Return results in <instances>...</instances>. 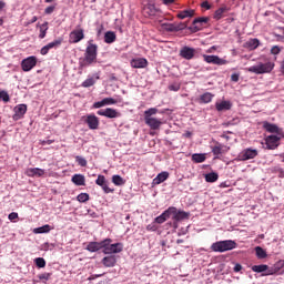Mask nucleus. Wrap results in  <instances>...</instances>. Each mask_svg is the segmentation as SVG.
<instances>
[{
  "label": "nucleus",
  "mask_w": 284,
  "mask_h": 284,
  "mask_svg": "<svg viewBox=\"0 0 284 284\" xmlns=\"http://www.w3.org/2000/svg\"><path fill=\"white\" fill-rule=\"evenodd\" d=\"M99 47L92 41H89V44L84 52V60L81 62L82 68H87L88 65H92V63H97V54H98Z\"/></svg>",
  "instance_id": "nucleus-1"
},
{
  "label": "nucleus",
  "mask_w": 284,
  "mask_h": 284,
  "mask_svg": "<svg viewBox=\"0 0 284 284\" xmlns=\"http://www.w3.org/2000/svg\"><path fill=\"white\" fill-rule=\"evenodd\" d=\"M274 70V63L273 62H258L257 64L246 68V72H252L253 74H270Z\"/></svg>",
  "instance_id": "nucleus-2"
},
{
  "label": "nucleus",
  "mask_w": 284,
  "mask_h": 284,
  "mask_svg": "<svg viewBox=\"0 0 284 284\" xmlns=\"http://www.w3.org/2000/svg\"><path fill=\"white\" fill-rule=\"evenodd\" d=\"M212 252H230V250H236V242L232 240L219 241L211 245Z\"/></svg>",
  "instance_id": "nucleus-3"
},
{
  "label": "nucleus",
  "mask_w": 284,
  "mask_h": 284,
  "mask_svg": "<svg viewBox=\"0 0 284 284\" xmlns=\"http://www.w3.org/2000/svg\"><path fill=\"white\" fill-rule=\"evenodd\" d=\"M111 243H112L111 239L103 240V246H102L103 254H121V252H123L122 243H115V244H111Z\"/></svg>",
  "instance_id": "nucleus-4"
},
{
  "label": "nucleus",
  "mask_w": 284,
  "mask_h": 284,
  "mask_svg": "<svg viewBox=\"0 0 284 284\" xmlns=\"http://www.w3.org/2000/svg\"><path fill=\"white\" fill-rule=\"evenodd\" d=\"M169 210H174L173 212H170V216H172L174 223L173 227L176 230L179 227V221H183L185 219H190V213L184 212V211H178L176 207L170 206Z\"/></svg>",
  "instance_id": "nucleus-5"
},
{
  "label": "nucleus",
  "mask_w": 284,
  "mask_h": 284,
  "mask_svg": "<svg viewBox=\"0 0 284 284\" xmlns=\"http://www.w3.org/2000/svg\"><path fill=\"white\" fill-rule=\"evenodd\" d=\"M81 121L87 123L89 130H99L100 121L99 118L94 115V113L83 115Z\"/></svg>",
  "instance_id": "nucleus-6"
},
{
  "label": "nucleus",
  "mask_w": 284,
  "mask_h": 284,
  "mask_svg": "<svg viewBox=\"0 0 284 284\" xmlns=\"http://www.w3.org/2000/svg\"><path fill=\"white\" fill-rule=\"evenodd\" d=\"M258 156V150L256 149H244L240 154L239 159L241 161H251V159H256Z\"/></svg>",
  "instance_id": "nucleus-7"
},
{
  "label": "nucleus",
  "mask_w": 284,
  "mask_h": 284,
  "mask_svg": "<svg viewBox=\"0 0 284 284\" xmlns=\"http://www.w3.org/2000/svg\"><path fill=\"white\" fill-rule=\"evenodd\" d=\"M83 39H85V33L81 28L71 31L69 34V43H79Z\"/></svg>",
  "instance_id": "nucleus-8"
},
{
  "label": "nucleus",
  "mask_w": 284,
  "mask_h": 284,
  "mask_svg": "<svg viewBox=\"0 0 284 284\" xmlns=\"http://www.w3.org/2000/svg\"><path fill=\"white\" fill-rule=\"evenodd\" d=\"M99 116H105L106 119H119L121 113L112 108L101 109L97 112Z\"/></svg>",
  "instance_id": "nucleus-9"
},
{
  "label": "nucleus",
  "mask_w": 284,
  "mask_h": 284,
  "mask_svg": "<svg viewBox=\"0 0 284 284\" xmlns=\"http://www.w3.org/2000/svg\"><path fill=\"white\" fill-rule=\"evenodd\" d=\"M36 65H37V57L34 55L28 57L27 59H23L21 62V68L23 72H30V70H32V68H34Z\"/></svg>",
  "instance_id": "nucleus-10"
},
{
  "label": "nucleus",
  "mask_w": 284,
  "mask_h": 284,
  "mask_svg": "<svg viewBox=\"0 0 284 284\" xmlns=\"http://www.w3.org/2000/svg\"><path fill=\"white\" fill-rule=\"evenodd\" d=\"M203 59L206 63H212L213 65H226L227 63V60L221 59L219 55L204 54Z\"/></svg>",
  "instance_id": "nucleus-11"
},
{
  "label": "nucleus",
  "mask_w": 284,
  "mask_h": 284,
  "mask_svg": "<svg viewBox=\"0 0 284 284\" xmlns=\"http://www.w3.org/2000/svg\"><path fill=\"white\" fill-rule=\"evenodd\" d=\"M226 152H230V146L227 145L216 142V144L212 146V154L215 156V159H219L221 154H226Z\"/></svg>",
  "instance_id": "nucleus-12"
},
{
  "label": "nucleus",
  "mask_w": 284,
  "mask_h": 284,
  "mask_svg": "<svg viewBox=\"0 0 284 284\" xmlns=\"http://www.w3.org/2000/svg\"><path fill=\"white\" fill-rule=\"evenodd\" d=\"M27 112H28V105L26 104L17 105L14 108L13 121H19L20 119H23Z\"/></svg>",
  "instance_id": "nucleus-13"
},
{
  "label": "nucleus",
  "mask_w": 284,
  "mask_h": 284,
  "mask_svg": "<svg viewBox=\"0 0 284 284\" xmlns=\"http://www.w3.org/2000/svg\"><path fill=\"white\" fill-rule=\"evenodd\" d=\"M278 141H281V138L277 135H268L265 139L266 142V149L267 150H276L278 148Z\"/></svg>",
  "instance_id": "nucleus-14"
},
{
  "label": "nucleus",
  "mask_w": 284,
  "mask_h": 284,
  "mask_svg": "<svg viewBox=\"0 0 284 284\" xmlns=\"http://www.w3.org/2000/svg\"><path fill=\"white\" fill-rule=\"evenodd\" d=\"M62 42L63 41L61 39H59V40H54L53 42L48 43L47 45L41 48L40 54L45 57V54H48L50 52V50H52L54 48H59V45H61Z\"/></svg>",
  "instance_id": "nucleus-15"
},
{
  "label": "nucleus",
  "mask_w": 284,
  "mask_h": 284,
  "mask_svg": "<svg viewBox=\"0 0 284 284\" xmlns=\"http://www.w3.org/2000/svg\"><path fill=\"white\" fill-rule=\"evenodd\" d=\"M145 124L151 130H160L161 125H163V122L156 118H144Z\"/></svg>",
  "instance_id": "nucleus-16"
},
{
  "label": "nucleus",
  "mask_w": 284,
  "mask_h": 284,
  "mask_svg": "<svg viewBox=\"0 0 284 284\" xmlns=\"http://www.w3.org/2000/svg\"><path fill=\"white\" fill-rule=\"evenodd\" d=\"M194 54H196V50L190 47H184L180 51V55L182 59H186V61L194 59Z\"/></svg>",
  "instance_id": "nucleus-17"
},
{
  "label": "nucleus",
  "mask_w": 284,
  "mask_h": 284,
  "mask_svg": "<svg viewBox=\"0 0 284 284\" xmlns=\"http://www.w3.org/2000/svg\"><path fill=\"white\" fill-rule=\"evenodd\" d=\"M131 68L143 69L148 65V59L145 58H134L130 61Z\"/></svg>",
  "instance_id": "nucleus-18"
},
{
  "label": "nucleus",
  "mask_w": 284,
  "mask_h": 284,
  "mask_svg": "<svg viewBox=\"0 0 284 284\" xmlns=\"http://www.w3.org/2000/svg\"><path fill=\"white\" fill-rule=\"evenodd\" d=\"M229 12H230V8L227 6H223L214 12L213 19H215V21H221V19L226 17Z\"/></svg>",
  "instance_id": "nucleus-19"
},
{
  "label": "nucleus",
  "mask_w": 284,
  "mask_h": 284,
  "mask_svg": "<svg viewBox=\"0 0 284 284\" xmlns=\"http://www.w3.org/2000/svg\"><path fill=\"white\" fill-rule=\"evenodd\" d=\"M163 30L166 32H179V30H185L187 24H182V27H178L175 23H162Z\"/></svg>",
  "instance_id": "nucleus-20"
},
{
  "label": "nucleus",
  "mask_w": 284,
  "mask_h": 284,
  "mask_svg": "<svg viewBox=\"0 0 284 284\" xmlns=\"http://www.w3.org/2000/svg\"><path fill=\"white\" fill-rule=\"evenodd\" d=\"M43 174H45V170L43 169H39V168H29L26 170V175L30 176V178H34V176H43Z\"/></svg>",
  "instance_id": "nucleus-21"
},
{
  "label": "nucleus",
  "mask_w": 284,
  "mask_h": 284,
  "mask_svg": "<svg viewBox=\"0 0 284 284\" xmlns=\"http://www.w3.org/2000/svg\"><path fill=\"white\" fill-rule=\"evenodd\" d=\"M215 109L217 112H225L227 110H232V102L227 100H223L221 102L215 103Z\"/></svg>",
  "instance_id": "nucleus-22"
},
{
  "label": "nucleus",
  "mask_w": 284,
  "mask_h": 284,
  "mask_svg": "<svg viewBox=\"0 0 284 284\" xmlns=\"http://www.w3.org/2000/svg\"><path fill=\"white\" fill-rule=\"evenodd\" d=\"M168 179H170V173L168 171H163L153 180V185H161V183H165Z\"/></svg>",
  "instance_id": "nucleus-23"
},
{
  "label": "nucleus",
  "mask_w": 284,
  "mask_h": 284,
  "mask_svg": "<svg viewBox=\"0 0 284 284\" xmlns=\"http://www.w3.org/2000/svg\"><path fill=\"white\" fill-rule=\"evenodd\" d=\"M170 212H174V209L165 210L160 216L155 217V223H159V225L165 223L171 216Z\"/></svg>",
  "instance_id": "nucleus-24"
},
{
  "label": "nucleus",
  "mask_w": 284,
  "mask_h": 284,
  "mask_svg": "<svg viewBox=\"0 0 284 284\" xmlns=\"http://www.w3.org/2000/svg\"><path fill=\"white\" fill-rule=\"evenodd\" d=\"M102 264L104 267H114L116 265V256L115 255H109L102 258Z\"/></svg>",
  "instance_id": "nucleus-25"
},
{
  "label": "nucleus",
  "mask_w": 284,
  "mask_h": 284,
  "mask_svg": "<svg viewBox=\"0 0 284 284\" xmlns=\"http://www.w3.org/2000/svg\"><path fill=\"white\" fill-rule=\"evenodd\" d=\"M209 21H210V18L207 17L195 18L193 20V26L195 30H201L203 28V24L207 23Z\"/></svg>",
  "instance_id": "nucleus-26"
},
{
  "label": "nucleus",
  "mask_w": 284,
  "mask_h": 284,
  "mask_svg": "<svg viewBox=\"0 0 284 284\" xmlns=\"http://www.w3.org/2000/svg\"><path fill=\"white\" fill-rule=\"evenodd\" d=\"M103 241L101 242H90L87 245L88 252H99V250H103Z\"/></svg>",
  "instance_id": "nucleus-27"
},
{
  "label": "nucleus",
  "mask_w": 284,
  "mask_h": 284,
  "mask_svg": "<svg viewBox=\"0 0 284 284\" xmlns=\"http://www.w3.org/2000/svg\"><path fill=\"white\" fill-rule=\"evenodd\" d=\"M194 14L195 11L193 9L182 10L178 13V19H192Z\"/></svg>",
  "instance_id": "nucleus-28"
},
{
  "label": "nucleus",
  "mask_w": 284,
  "mask_h": 284,
  "mask_svg": "<svg viewBox=\"0 0 284 284\" xmlns=\"http://www.w3.org/2000/svg\"><path fill=\"white\" fill-rule=\"evenodd\" d=\"M263 128L264 130H266V132H271L272 134H277L278 132V126L267 121L263 122Z\"/></svg>",
  "instance_id": "nucleus-29"
},
{
  "label": "nucleus",
  "mask_w": 284,
  "mask_h": 284,
  "mask_svg": "<svg viewBox=\"0 0 284 284\" xmlns=\"http://www.w3.org/2000/svg\"><path fill=\"white\" fill-rule=\"evenodd\" d=\"M144 12L148 14V17H156V12H159V9H156V6L154 4H146L144 7Z\"/></svg>",
  "instance_id": "nucleus-30"
},
{
  "label": "nucleus",
  "mask_w": 284,
  "mask_h": 284,
  "mask_svg": "<svg viewBox=\"0 0 284 284\" xmlns=\"http://www.w3.org/2000/svg\"><path fill=\"white\" fill-rule=\"evenodd\" d=\"M207 159L206 153H194L192 155L193 163H205V160Z\"/></svg>",
  "instance_id": "nucleus-31"
},
{
  "label": "nucleus",
  "mask_w": 284,
  "mask_h": 284,
  "mask_svg": "<svg viewBox=\"0 0 284 284\" xmlns=\"http://www.w3.org/2000/svg\"><path fill=\"white\" fill-rule=\"evenodd\" d=\"M258 45H261V41H258V39H256V38L250 39L245 43V48H247L248 50H256V48H258Z\"/></svg>",
  "instance_id": "nucleus-32"
},
{
  "label": "nucleus",
  "mask_w": 284,
  "mask_h": 284,
  "mask_svg": "<svg viewBox=\"0 0 284 284\" xmlns=\"http://www.w3.org/2000/svg\"><path fill=\"white\" fill-rule=\"evenodd\" d=\"M116 41V33L114 31H106L104 33V43H114Z\"/></svg>",
  "instance_id": "nucleus-33"
},
{
  "label": "nucleus",
  "mask_w": 284,
  "mask_h": 284,
  "mask_svg": "<svg viewBox=\"0 0 284 284\" xmlns=\"http://www.w3.org/2000/svg\"><path fill=\"white\" fill-rule=\"evenodd\" d=\"M72 183H74V185H85V176L82 174H74L72 176Z\"/></svg>",
  "instance_id": "nucleus-34"
},
{
  "label": "nucleus",
  "mask_w": 284,
  "mask_h": 284,
  "mask_svg": "<svg viewBox=\"0 0 284 284\" xmlns=\"http://www.w3.org/2000/svg\"><path fill=\"white\" fill-rule=\"evenodd\" d=\"M99 75H95V79L92 77H89L87 80L82 82V88H92L94 83H97V80H99Z\"/></svg>",
  "instance_id": "nucleus-35"
},
{
  "label": "nucleus",
  "mask_w": 284,
  "mask_h": 284,
  "mask_svg": "<svg viewBox=\"0 0 284 284\" xmlns=\"http://www.w3.org/2000/svg\"><path fill=\"white\" fill-rule=\"evenodd\" d=\"M267 270H270V266H267V264H260V265L252 266V272H256L257 274L267 272Z\"/></svg>",
  "instance_id": "nucleus-36"
},
{
  "label": "nucleus",
  "mask_w": 284,
  "mask_h": 284,
  "mask_svg": "<svg viewBox=\"0 0 284 284\" xmlns=\"http://www.w3.org/2000/svg\"><path fill=\"white\" fill-rule=\"evenodd\" d=\"M50 230H52V227L49 224H47V225L34 229L33 234H48Z\"/></svg>",
  "instance_id": "nucleus-37"
},
{
  "label": "nucleus",
  "mask_w": 284,
  "mask_h": 284,
  "mask_svg": "<svg viewBox=\"0 0 284 284\" xmlns=\"http://www.w3.org/2000/svg\"><path fill=\"white\" fill-rule=\"evenodd\" d=\"M214 99V94L210 93V92H206V93H203L201 97H200V101L201 103H212V100Z\"/></svg>",
  "instance_id": "nucleus-38"
},
{
  "label": "nucleus",
  "mask_w": 284,
  "mask_h": 284,
  "mask_svg": "<svg viewBox=\"0 0 284 284\" xmlns=\"http://www.w3.org/2000/svg\"><path fill=\"white\" fill-rule=\"evenodd\" d=\"M205 181L206 183H216V181H219V174L215 172L207 173L205 175Z\"/></svg>",
  "instance_id": "nucleus-39"
},
{
  "label": "nucleus",
  "mask_w": 284,
  "mask_h": 284,
  "mask_svg": "<svg viewBox=\"0 0 284 284\" xmlns=\"http://www.w3.org/2000/svg\"><path fill=\"white\" fill-rule=\"evenodd\" d=\"M255 254L257 258H267V252H265V250H263L261 246L255 247Z\"/></svg>",
  "instance_id": "nucleus-40"
},
{
  "label": "nucleus",
  "mask_w": 284,
  "mask_h": 284,
  "mask_svg": "<svg viewBox=\"0 0 284 284\" xmlns=\"http://www.w3.org/2000/svg\"><path fill=\"white\" fill-rule=\"evenodd\" d=\"M47 32H48V22H44L40 26L39 39H45Z\"/></svg>",
  "instance_id": "nucleus-41"
},
{
  "label": "nucleus",
  "mask_w": 284,
  "mask_h": 284,
  "mask_svg": "<svg viewBox=\"0 0 284 284\" xmlns=\"http://www.w3.org/2000/svg\"><path fill=\"white\" fill-rule=\"evenodd\" d=\"M112 183L114 185H125V180H123V178H121V175H113L112 176Z\"/></svg>",
  "instance_id": "nucleus-42"
},
{
  "label": "nucleus",
  "mask_w": 284,
  "mask_h": 284,
  "mask_svg": "<svg viewBox=\"0 0 284 284\" xmlns=\"http://www.w3.org/2000/svg\"><path fill=\"white\" fill-rule=\"evenodd\" d=\"M156 112H159V109H156V108H151V109L144 111V119H152L154 116V114H156Z\"/></svg>",
  "instance_id": "nucleus-43"
},
{
  "label": "nucleus",
  "mask_w": 284,
  "mask_h": 284,
  "mask_svg": "<svg viewBox=\"0 0 284 284\" xmlns=\"http://www.w3.org/2000/svg\"><path fill=\"white\" fill-rule=\"evenodd\" d=\"M77 200L79 201V203H87V201H90V194H88V193H80L77 196Z\"/></svg>",
  "instance_id": "nucleus-44"
},
{
  "label": "nucleus",
  "mask_w": 284,
  "mask_h": 284,
  "mask_svg": "<svg viewBox=\"0 0 284 284\" xmlns=\"http://www.w3.org/2000/svg\"><path fill=\"white\" fill-rule=\"evenodd\" d=\"M75 161L78 164H80L81 168H85L88 165V160H85L83 156H75Z\"/></svg>",
  "instance_id": "nucleus-45"
},
{
  "label": "nucleus",
  "mask_w": 284,
  "mask_h": 284,
  "mask_svg": "<svg viewBox=\"0 0 284 284\" xmlns=\"http://www.w3.org/2000/svg\"><path fill=\"white\" fill-rule=\"evenodd\" d=\"M108 181L105 180L104 175H98V179L95 180V184L102 187V185L106 184Z\"/></svg>",
  "instance_id": "nucleus-46"
},
{
  "label": "nucleus",
  "mask_w": 284,
  "mask_h": 284,
  "mask_svg": "<svg viewBox=\"0 0 284 284\" xmlns=\"http://www.w3.org/2000/svg\"><path fill=\"white\" fill-rule=\"evenodd\" d=\"M34 263H36V265H37V267H45V258H43V257H37L36 260H34Z\"/></svg>",
  "instance_id": "nucleus-47"
},
{
  "label": "nucleus",
  "mask_w": 284,
  "mask_h": 284,
  "mask_svg": "<svg viewBox=\"0 0 284 284\" xmlns=\"http://www.w3.org/2000/svg\"><path fill=\"white\" fill-rule=\"evenodd\" d=\"M169 90L171 92H179V90H181V84H179L178 82L170 84L169 85Z\"/></svg>",
  "instance_id": "nucleus-48"
},
{
  "label": "nucleus",
  "mask_w": 284,
  "mask_h": 284,
  "mask_svg": "<svg viewBox=\"0 0 284 284\" xmlns=\"http://www.w3.org/2000/svg\"><path fill=\"white\" fill-rule=\"evenodd\" d=\"M0 99H2L4 103H8L10 101V95L6 91H0Z\"/></svg>",
  "instance_id": "nucleus-49"
},
{
  "label": "nucleus",
  "mask_w": 284,
  "mask_h": 284,
  "mask_svg": "<svg viewBox=\"0 0 284 284\" xmlns=\"http://www.w3.org/2000/svg\"><path fill=\"white\" fill-rule=\"evenodd\" d=\"M104 105H115L116 100L114 98H104Z\"/></svg>",
  "instance_id": "nucleus-50"
},
{
  "label": "nucleus",
  "mask_w": 284,
  "mask_h": 284,
  "mask_svg": "<svg viewBox=\"0 0 284 284\" xmlns=\"http://www.w3.org/2000/svg\"><path fill=\"white\" fill-rule=\"evenodd\" d=\"M50 276H52V273H42V274L38 275V278L40 281H50Z\"/></svg>",
  "instance_id": "nucleus-51"
},
{
  "label": "nucleus",
  "mask_w": 284,
  "mask_h": 284,
  "mask_svg": "<svg viewBox=\"0 0 284 284\" xmlns=\"http://www.w3.org/2000/svg\"><path fill=\"white\" fill-rule=\"evenodd\" d=\"M54 10H57V4L47 7L44 9V13L52 14V12H54Z\"/></svg>",
  "instance_id": "nucleus-52"
},
{
  "label": "nucleus",
  "mask_w": 284,
  "mask_h": 284,
  "mask_svg": "<svg viewBox=\"0 0 284 284\" xmlns=\"http://www.w3.org/2000/svg\"><path fill=\"white\" fill-rule=\"evenodd\" d=\"M271 54H281V47H278V45L272 47Z\"/></svg>",
  "instance_id": "nucleus-53"
},
{
  "label": "nucleus",
  "mask_w": 284,
  "mask_h": 284,
  "mask_svg": "<svg viewBox=\"0 0 284 284\" xmlns=\"http://www.w3.org/2000/svg\"><path fill=\"white\" fill-rule=\"evenodd\" d=\"M105 103H104V100H101V101H98L93 104V108L95 110H99V108H104Z\"/></svg>",
  "instance_id": "nucleus-54"
},
{
  "label": "nucleus",
  "mask_w": 284,
  "mask_h": 284,
  "mask_svg": "<svg viewBox=\"0 0 284 284\" xmlns=\"http://www.w3.org/2000/svg\"><path fill=\"white\" fill-rule=\"evenodd\" d=\"M101 187H102L103 192H105V194H110V193L114 192V190H112L108 186V182L105 184H103Z\"/></svg>",
  "instance_id": "nucleus-55"
},
{
  "label": "nucleus",
  "mask_w": 284,
  "mask_h": 284,
  "mask_svg": "<svg viewBox=\"0 0 284 284\" xmlns=\"http://www.w3.org/2000/svg\"><path fill=\"white\" fill-rule=\"evenodd\" d=\"M42 247H43L44 252H48V250H54V244H50L47 242L42 245Z\"/></svg>",
  "instance_id": "nucleus-56"
},
{
  "label": "nucleus",
  "mask_w": 284,
  "mask_h": 284,
  "mask_svg": "<svg viewBox=\"0 0 284 284\" xmlns=\"http://www.w3.org/2000/svg\"><path fill=\"white\" fill-rule=\"evenodd\" d=\"M8 219L9 221H17V219H19V213L12 212L9 214Z\"/></svg>",
  "instance_id": "nucleus-57"
},
{
  "label": "nucleus",
  "mask_w": 284,
  "mask_h": 284,
  "mask_svg": "<svg viewBox=\"0 0 284 284\" xmlns=\"http://www.w3.org/2000/svg\"><path fill=\"white\" fill-rule=\"evenodd\" d=\"M274 171L278 173L280 179H284V171L282 168L276 166Z\"/></svg>",
  "instance_id": "nucleus-58"
},
{
  "label": "nucleus",
  "mask_w": 284,
  "mask_h": 284,
  "mask_svg": "<svg viewBox=\"0 0 284 284\" xmlns=\"http://www.w3.org/2000/svg\"><path fill=\"white\" fill-rule=\"evenodd\" d=\"M240 74L239 73H233L231 75V81H233L234 83H239V79H240Z\"/></svg>",
  "instance_id": "nucleus-59"
},
{
  "label": "nucleus",
  "mask_w": 284,
  "mask_h": 284,
  "mask_svg": "<svg viewBox=\"0 0 284 284\" xmlns=\"http://www.w3.org/2000/svg\"><path fill=\"white\" fill-rule=\"evenodd\" d=\"M243 270V266L241 264H235L233 272H241Z\"/></svg>",
  "instance_id": "nucleus-60"
},
{
  "label": "nucleus",
  "mask_w": 284,
  "mask_h": 284,
  "mask_svg": "<svg viewBox=\"0 0 284 284\" xmlns=\"http://www.w3.org/2000/svg\"><path fill=\"white\" fill-rule=\"evenodd\" d=\"M174 1H176V0H162V3L164 6H172V3H174Z\"/></svg>",
  "instance_id": "nucleus-61"
},
{
  "label": "nucleus",
  "mask_w": 284,
  "mask_h": 284,
  "mask_svg": "<svg viewBox=\"0 0 284 284\" xmlns=\"http://www.w3.org/2000/svg\"><path fill=\"white\" fill-rule=\"evenodd\" d=\"M202 8H205L206 10H210V8H212V7L210 6V2L204 1V2H202Z\"/></svg>",
  "instance_id": "nucleus-62"
},
{
  "label": "nucleus",
  "mask_w": 284,
  "mask_h": 284,
  "mask_svg": "<svg viewBox=\"0 0 284 284\" xmlns=\"http://www.w3.org/2000/svg\"><path fill=\"white\" fill-rule=\"evenodd\" d=\"M276 267H278V270H281V267H284V261H283V260H280V261L276 263Z\"/></svg>",
  "instance_id": "nucleus-63"
},
{
  "label": "nucleus",
  "mask_w": 284,
  "mask_h": 284,
  "mask_svg": "<svg viewBox=\"0 0 284 284\" xmlns=\"http://www.w3.org/2000/svg\"><path fill=\"white\" fill-rule=\"evenodd\" d=\"M184 136H185L186 139H190V138L192 136V132L186 131V132L184 133Z\"/></svg>",
  "instance_id": "nucleus-64"
}]
</instances>
